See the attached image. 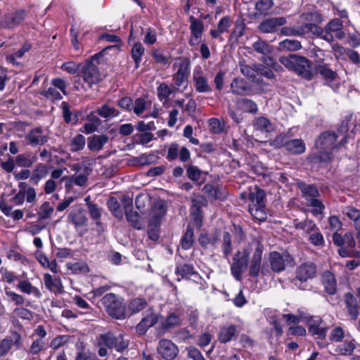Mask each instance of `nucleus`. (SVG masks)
I'll return each instance as SVG.
<instances>
[{
    "instance_id": "f257e3e1",
    "label": "nucleus",
    "mask_w": 360,
    "mask_h": 360,
    "mask_svg": "<svg viewBox=\"0 0 360 360\" xmlns=\"http://www.w3.org/2000/svg\"><path fill=\"white\" fill-rule=\"evenodd\" d=\"M338 136L331 131L322 133L316 139V148L319 150V154L316 156L320 161L330 160V151L335 148V141Z\"/></svg>"
},
{
    "instance_id": "f03ea898",
    "label": "nucleus",
    "mask_w": 360,
    "mask_h": 360,
    "mask_svg": "<svg viewBox=\"0 0 360 360\" xmlns=\"http://www.w3.org/2000/svg\"><path fill=\"white\" fill-rule=\"evenodd\" d=\"M101 303L107 313L116 319H123L126 316L125 305L122 299L114 293H108L101 299Z\"/></svg>"
},
{
    "instance_id": "7ed1b4c3",
    "label": "nucleus",
    "mask_w": 360,
    "mask_h": 360,
    "mask_svg": "<svg viewBox=\"0 0 360 360\" xmlns=\"http://www.w3.org/2000/svg\"><path fill=\"white\" fill-rule=\"evenodd\" d=\"M173 69L176 70L172 76L173 82L178 88H186L191 72V60L186 57H179L173 64Z\"/></svg>"
},
{
    "instance_id": "20e7f679",
    "label": "nucleus",
    "mask_w": 360,
    "mask_h": 360,
    "mask_svg": "<svg viewBox=\"0 0 360 360\" xmlns=\"http://www.w3.org/2000/svg\"><path fill=\"white\" fill-rule=\"evenodd\" d=\"M101 53L94 55L91 59L86 61L82 68V74L83 79L91 87L93 84L98 83L101 79V75L98 68V58Z\"/></svg>"
},
{
    "instance_id": "39448f33",
    "label": "nucleus",
    "mask_w": 360,
    "mask_h": 360,
    "mask_svg": "<svg viewBox=\"0 0 360 360\" xmlns=\"http://www.w3.org/2000/svg\"><path fill=\"white\" fill-rule=\"evenodd\" d=\"M98 346H106L109 349L114 348L117 352H122L127 348L129 340L124 339L122 334L115 336L111 332L101 334L98 338Z\"/></svg>"
},
{
    "instance_id": "423d86ee",
    "label": "nucleus",
    "mask_w": 360,
    "mask_h": 360,
    "mask_svg": "<svg viewBox=\"0 0 360 360\" xmlns=\"http://www.w3.org/2000/svg\"><path fill=\"white\" fill-rule=\"evenodd\" d=\"M124 204L125 214L127 221L130 224L137 230H141L144 228V224L142 218L139 216L138 212H133L131 210L132 205V200L129 197H124L122 198Z\"/></svg>"
},
{
    "instance_id": "0eeeda50",
    "label": "nucleus",
    "mask_w": 360,
    "mask_h": 360,
    "mask_svg": "<svg viewBox=\"0 0 360 360\" xmlns=\"http://www.w3.org/2000/svg\"><path fill=\"white\" fill-rule=\"evenodd\" d=\"M252 245L255 246V250L250 261L249 274L250 276L256 278L259 275L264 247L258 240H255Z\"/></svg>"
},
{
    "instance_id": "6e6552de",
    "label": "nucleus",
    "mask_w": 360,
    "mask_h": 360,
    "mask_svg": "<svg viewBox=\"0 0 360 360\" xmlns=\"http://www.w3.org/2000/svg\"><path fill=\"white\" fill-rule=\"evenodd\" d=\"M309 332L317 340V343L320 347H325L328 342L324 340L327 328L323 324L320 319L311 320L309 323Z\"/></svg>"
},
{
    "instance_id": "1a4fd4ad",
    "label": "nucleus",
    "mask_w": 360,
    "mask_h": 360,
    "mask_svg": "<svg viewBox=\"0 0 360 360\" xmlns=\"http://www.w3.org/2000/svg\"><path fill=\"white\" fill-rule=\"evenodd\" d=\"M157 351L158 354L165 360L174 359L179 352L177 346L167 339H161L159 341Z\"/></svg>"
},
{
    "instance_id": "9d476101",
    "label": "nucleus",
    "mask_w": 360,
    "mask_h": 360,
    "mask_svg": "<svg viewBox=\"0 0 360 360\" xmlns=\"http://www.w3.org/2000/svg\"><path fill=\"white\" fill-rule=\"evenodd\" d=\"M191 37L188 44L191 46H196L200 44V39L204 32V23L202 21L191 15L189 18Z\"/></svg>"
},
{
    "instance_id": "9b49d317",
    "label": "nucleus",
    "mask_w": 360,
    "mask_h": 360,
    "mask_svg": "<svg viewBox=\"0 0 360 360\" xmlns=\"http://www.w3.org/2000/svg\"><path fill=\"white\" fill-rule=\"evenodd\" d=\"M167 212L166 202L163 200L156 201L151 208L149 214V225L150 226H159L161 224L162 218Z\"/></svg>"
},
{
    "instance_id": "f8f14e48",
    "label": "nucleus",
    "mask_w": 360,
    "mask_h": 360,
    "mask_svg": "<svg viewBox=\"0 0 360 360\" xmlns=\"http://www.w3.org/2000/svg\"><path fill=\"white\" fill-rule=\"evenodd\" d=\"M248 252L244 250V256L240 257V252L238 251L233 257V264L231 266V274L237 281L242 278L243 269L248 266Z\"/></svg>"
},
{
    "instance_id": "ddd939ff",
    "label": "nucleus",
    "mask_w": 360,
    "mask_h": 360,
    "mask_svg": "<svg viewBox=\"0 0 360 360\" xmlns=\"http://www.w3.org/2000/svg\"><path fill=\"white\" fill-rule=\"evenodd\" d=\"M25 17V12L23 10L6 14L0 20V27L6 29H11L20 25Z\"/></svg>"
},
{
    "instance_id": "4468645a",
    "label": "nucleus",
    "mask_w": 360,
    "mask_h": 360,
    "mask_svg": "<svg viewBox=\"0 0 360 360\" xmlns=\"http://www.w3.org/2000/svg\"><path fill=\"white\" fill-rule=\"evenodd\" d=\"M310 68L311 63L309 60L304 56L297 55L292 70L299 75L310 79L311 78Z\"/></svg>"
},
{
    "instance_id": "2eb2a0df",
    "label": "nucleus",
    "mask_w": 360,
    "mask_h": 360,
    "mask_svg": "<svg viewBox=\"0 0 360 360\" xmlns=\"http://www.w3.org/2000/svg\"><path fill=\"white\" fill-rule=\"evenodd\" d=\"M193 79L197 92L209 93L212 91V88L208 83V80L203 75L200 68L195 69L193 74Z\"/></svg>"
},
{
    "instance_id": "dca6fc26",
    "label": "nucleus",
    "mask_w": 360,
    "mask_h": 360,
    "mask_svg": "<svg viewBox=\"0 0 360 360\" xmlns=\"http://www.w3.org/2000/svg\"><path fill=\"white\" fill-rule=\"evenodd\" d=\"M286 23L284 17H276L266 19L259 25V30L263 33H271L277 30L278 27Z\"/></svg>"
},
{
    "instance_id": "f3484780",
    "label": "nucleus",
    "mask_w": 360,
    "mask_h": 360,
    "mask_svg": "<svg viewBox=\"0 0 360 360\" xmlns=\"http://www.w3.org/2000/svg\"><path fill=\"white\" fill-rule=\"evenodd\" d=\"M316 274V266L314 263L307 262L301 264L296 270V278L306 281L313 278Z\"/></svg>"
},
{
    "instance_id": "a211bd4d",
    "label": "nucleus",
    "mask_w": 360,
    "mask_h": 360,
    "mask_svg": "<svg viewBox=\"0 0 360 360\" xmlns=\"http://www.w3.org/2000/svg\"><path fill=\"white\" fill-rule=\"evenodd\" d=\"M183 319L182 313L180 310L176 309L168 314L165 320L162 324V329L169 330L174 328L179 327L182 325Z\"/></svg>"
},
{
    "instance_id": "6ab92c4d",
    "label": "nucleus",
    "mask_w": 360,
    "mask_h": 360,
    "mask_svg": "<svg viewBox=\"0 0 360 360\" xmlns=\"http://www.w3.org/2000/svg\"><path fill=\"white\" fill-rule=\"evenodd\" d=\"M289 257L288 255H283L278 252H272L269 254V262L271 269L279 273L285 269V262Z\"/></svg>"
},
{
    "instance_id": "aec40b11",
    "label": "nucleus",
    "mask_w": 360,
    "mask_h": 360,
    "mask_svg": "<svg viewBox=\"0 0 360 360\" xmlns=\"http://www.w3.org/2000/svg\"><path fill=\"white\" fill-rule=\"evenodd\" d=\"M231 25V18L229 16H224L219 21L217 29H211L210 34L213 39H219L221 41H223L224 39L221 35L227 32Z\"/></svg>"
},
{
    "instance_id": "412c9836",
    "label": "nucleus",
    "mask_w": 360,
    "mask_h": 360,
    "mask_svg": "<svg viewBox=\"0 0 360 360\" xmlns=\"http://www.w3.org/2000/svg\"><path fill=\"white\" fill-rule=\"evenodd\" d=\"M13 338H6L0 343V356H5L11 349L13 345H15L17 349H20L22 345L21 337L18 333L13 334Z\"/></svg>"
},
{
    "instance_id": "4be33fe9",
    "label": "nucleus",
    "mask_w": 360,
    "mask_h": 360,
    "mask_svg": "<svg viewBox=\"0 0 360 360\" xmlns=\"http://www.w3.org/2000/svg\"><path fill=\"white\" fill-rule=\"evenodd\" d=\"M44 282L46 288L55 294H61L64 291L61 280L58 277H53L49 274H45Z\"/></svg>"
},
{
    "instance_id": "5701e85b",
    "label": "nucleus",
    "mask_w": 360,
    "mask_h": 360,
    "mask_svg": "<svg viewBox=\"0 0 360 360\" xmlns=\"http://www.w3.org/2000/svg\"><path fill=\"white\" fill-rule=\"evenodd\" d=\"M68 219L75 227L84 226L87 221L85 210L82 207L74 208L69 213Z\"/></svg>"
},
{
    "instance_id": "b1692460",
    "label": "nucleus",
    "mask_w": 360,
    "mask_h": 360,
    "mask_svg": "<svg viewBox=\"0 0 360 360\" xmlns=\"http://www.w3.org/2000/svg\"><path fill=\"white\" fill-rule=\"evenodd\" d=\"M231 93L235 95L245 96L250 91V87L248 82L243 78H235L230 84Z\"/></svg>"
},
{
    "instance_id": "393cba45",
    "label": "nucleus",
    "mask_w": 360,
    "mask_h": 360,
    "mask_svg": "<svg viewBox=\"0 0 360 360\" xmlns=\"http://www.w3.org/2000/svg\"><path fill=\"white\" fill-rule=\"evenodd\" d=\"M109 141L106 134L93 135L88 139V148L91 151H100Z\"/></svg>"
},
{
    "instance_id": "a878e982",
    "label": "nucleus",
    "mask_w": 360,
    "mask_h": 360,
    "mask_svg": "<svg viewBox=\"0 0 360 360\" xmlns=\"http://www.w3.org/2000/svg\"><path fill=\"white\" fill-rule=\"evenodd\" d=\"M26 139L32 146L42 145L47 141V137L42 134V130L40 127L31 130L26 136Z\"/></svg>"
},
{
    "instance_id": "bb28decb",
    "label": "nucleus",
    "mask_w": 360,
    "mask_h": 360,
    "mask_svg": "<svg viewBox=\"0 0 360 360\" xmlns=\"http://www.w3.org/2000/svg\"><path fill=\"white\" fill-rule=\"evenodd\" d=\"M255 129L263 133H271L275 130V126L265 117H256L253 121Z\"/></svg>"
},
{
    "instance_id": "cd10ccee",
    "label": "nucleus",
    "mask_w": 360,
    "mask_h": 360,
    "mask_svg": "<svg viewBox=\"0 0 360 360\" xmlns=\"http://www.w3.org/2000/svg\"><path fill=\"white\" fill-rule=\"evenodd\" d=\"M158 321V316L155 314L150 313L144 317L137 325L136 330L140 334H144L149 328L153 326Z\"/></svg>"
},
{
    "instance_id": "c85d7f7f",
    "label": "nucleus",
    "mask_w": 360,
    "mask_h": 360,
    "mask_svg": "<svg viewBox=\"0 0 360 360\" xmlns=\"http://www.w3.org/2000/svg\"><path fill=\"white\" fill-rule=\"evenodd\" d=\"M322 282L328 294L333 295L336 292V280L333 274L328 271H325L322 275Z\"/></svg>"
},
{
    "instance_id": "c756f323",
    "label": "nucleus",
    "mask_w": 360,
    "mask_h": 360,
    "mask_svg": "<svg viewBox=\"0 0 360 360\" xmlns=\"http://www.w3.org/2000/svg\"><path fill=\"white\" fill-rule=\"evenodd\" d=\"M285 149L293 155H300L304 153L306 147L302 139H295L288 140Z\"/></svg>"
},
{
    "instance_id": "7c9ffc66",
    "label": "nucleus",
    "mask_w": 360,
    "mask_h": 360,
    "mask_svg": "<svg viewBox=\"0 0 360 360\" xmlns=\"http://www.w3.org/2000/svg\"><path fill=\"white\" fill-rule=\"evenodd\" d=\"M47 174L48 169L46 165L39 163L37 165L34 169L32 171L30 181L34 185H37L41 179L46 177Z\"/></svg>"
},
{
    "instance_id": "2f4dec72",
    "label": "nucleus",
    "mask_w": 360,
    "mask_h": 360,
    "mask_svg": "<svg viewBox=\"0 0 360 360\" xmlns=\"http://www.w3.org/2000/svg\"><path fill=\"white\" fill-rule=\"evenodd\" d=\"M17 288L22 292L27 295H32L37 298H40L41 297L40 290L37 288L33 286L28 281H20L17 285Z\"/></svg>"
},
{
    "instance_id": "473e14b6",
    "label": "nucleus",
    "mask_w": 360,
    "mask_h": 360,
    "mask_svg": "<svg viewBox=\"0 0 360 360\" xmlns=\"http://www.w3.org/2000/svg\"><path fill=\"white\" fill-rule=\"evenodd\" d=\"M299 187L302 193V196L307 202L319 196V191L314 185L300 184Z\"/></svg>"
},
{
    "instance_id": "72a5a7b5",
    "label": "nucleus",
    "mask_w": 360,
    "mask_h": 360,
    "mask_svg": "<svg viewBox=\"0 0 360 360\" xmlns=\"http://www.w3.org/2000/svg\"><path fill=\"white\" fill-rule=\"evenodd\" d=\"M236 333V326L234 325L223 326L219 334V341L221 343H226L231 340Z\"/></svg>"
},
{
    "instance_id": "f704fd0d",
    "label": "nucleus",
    "mask_w": 360,
    "mask_h": 360,
    "mask_svg": "<svg viewBox=\"0 0 360 360\" xmlns=\"http://www.w3.org/2000/svg\"><path fill=\"white\" fill-rule=\"evenodd\" d=\"M96 112L101 117L106 120H111L119 116L120 111L115 108L108 104H104L96 110Z\"/></svg>"
},
{
    "instance_id": "c9c22d12",
    "label": "nucleus",
    "mask_w": 360,
    "mask_h": 360,
    "mask_svg": "<svg viewBox=\"0 0 360 360\" xmlns=\"http://www.w3.org/2000/svg\"><path fill=\"white\" fill-rule=\"evenodd\" d=\"M316 70L326 80L329 82L334 81L338 77L336 72L332 70L326 64L316 65Z\"/></svg>"
},
{
    "instance_id": "e433bc0d",
    "label": "nucleus",
    "mask_w": 360,
    "mask_h": 360,
    "mask_svg": "<svg viewBox=\"0 0 360 360\" xmlns=\"http://www.w3.org/2000/svg\"><path fill=\"white\" fill-rule=\"evenodd\" d=\"M145 53V48L141 42H136L131 51V58L135 63L136 68H139L142 56Z\"/></svg>"
},
{
    "instance_id": "4c0bfd02",
    "label": "nucleus",
    "mask_w": 360,
    "mask_h": 360,
    "mask_svg": "<svg viewBox=\"0 0 360 360\" xmlns=\"http://www.w3.org/2000/svg\"><path fill=\"white\" fill-rule=\"evenodd\" d=\"M36 156H32L30 154H19L15 158L17 166L22 167H30L36 161Z\"/></svg>"
},
{
    "instance_id": "58836bf2",
    "label": "nucleus",
    "mask_w": 360,
    "mask_h": 360,
    "mask_svg": "<svg viewBox=\"0 0 360 360\" xmlns=\"http://www.w3.org/2000/svg\"><path fill=\"white\" fill-rule=\"evenodd\" d=\"M278 46L281 50L288 51H296L302 48L300 41L290 39H285L280 41Z\"/></svg>"
},
{
    "instance_id": "ea45409f",
    "label": "nucleus",
    "mask_w": 360,
    "mask_h": 360,
    "mask_svg": "<svg viewBox=\"0 0 360 360\" xmlns=\"http://www.w3.org/2000/svg\"><path fill=\"white\" fill-rule=\"evenodd\" d=\"M205 194L207 195V198L211 200H222L225 198V195L221 193L212 184H206L202 188Z\"/></svg>"
},
{
    "instance_id": "a19ab883",
    "label": "nucleus",
    "mask_w": 360,
    "mask_h": 360,
    "mask_svg": "<svg viewBox=\"0 0 360 360\" xmlns=\"http://www.w3.org/2000/svg\"><path fill=\"white\" fill-rule=\"evenodd\" d=\"M85 144V136L82 134H77L70 141V149L72 152H77L82 150L84 148Z\"/></svg>"
},
{
    "instance_id": "79ce46f5",
    "label": "nucleus",
    "mask_w": 360,
    "mask_h": 360,
    "mask_svg": "<svg viewBox=\"0 0 360 360\" xmlns=\"http://www.w3.org/2000/svg\"><path fill=\"white\" fill-rule=\"evenodd\" d=\"M274 2L273 0H259L255 4V8L256 10V13L254 15L256 17L257 15H263L266 13V12L273 6Z\"/></svg>"
},
{
    "instance_id": "37998d69",
    "label": "nucleus",
    "mask_w": 360,
    "mask_h": 360,
    "mask_svg": "<svg viewBox=\"0 0 360 360\" xmlns=\"http://www.w3.org/2000/svg\"><path fill=\"white\" fill-rule=\"evenodd\" d=\"M295 228L297 229H302L309 236L319 229L316 224L312 220L309 219H305L302 221L296 223Z\"/></svg>"
},
{
    "instance_id": "c03bdc74",
    "label": "nucleus",
    "mask_w": 360,
    "mask_h": 360,
    "mask_svg": "<svg viewBox=\"0 0 360 360\" xmlns=\"http://www.w3.org/2000/svg\"><path fill=\"white\" fill-rule=\"evenodd\" d=\"M87 207L90 217L95 221L97 226H101V209L93 202H89Z\"/></svg>"
},
{
    "instance_id": "a18cd8bd",
    "label": "nucleus",
    "mask_w": 360,
    "mask_h": 360,
    "mask_svg": "<svg viewBox=\"0 0 360 360\" xmlns=\"http://www.w3.org/2000/svg\"><path fill=\"white\" fill-rule=\"evenodd\" d=\"M265 206L255 205L250 204L248 210L250 214L257 220L262 221L266 219V212L264 211Z\"/></svg>"
},
{
    "instance_id": "49530a36",
    "label": "nucleus",
    "mask_w": 360,
    "mask_h": 360,
    "mask_svg": "<svg viewBox=\"0 0 360 360\" xmlns=\"http://www.w3.org/2000/svg\"><path fill=\"white\" fill-rule=\"evenodd\" d=\"M193 230L189 226L186 228V230L181 238V247L184 250L190 249L193 244Z\"/></svg>"
},
{
    "instance_id": "de8ad7c7",
    "label": "nucleus",
    "mask_w": 360,
    "mask_h": 360,
    "mask_svg": "<svg viewBox=\"0 0 360 360\" xmlns=\"http://www.w3.org/2000/svg\"><path fill=\"white\" fill-rule=\"evenodd\" d=\"M150 102L143 98H139L135 100L133 103L132 110L137 115H141L149 106Z\"/></svg>"
},
{
    "instance_id": "09e8293b",
    "label": "nucleus",
    "mask_w": 360,
    "mask_h": 360,
    "mask_svg": "<svg viewBox=\"0 0 360 360\" xmlns=\"http://www.w3.org/2000/svg\"><path fill=\"white\" fill-rule=\"evenodd\" d=\"M252 47L255 51L263 55H268L272 53L273 48L268 43L261 39L254 42Z\"/></svg>"
},
{
    "instance_id": "8fccbe9b",
    "label": "nucleus",
    "mask_w": 360,
    "mask_h": 360,
    "mask_svg": "<svg viewBox=\"0 0 360 360\" xmlns=\"http://www.w3.org/2000/svg\"><path fill=\"white\" fill-rule=\"evenodd\" d=\"M221 249L224 253V257L226 259H228L233 250L231 236L229 232H225L223 235Z\"/></svg>"
},
{
    "instance_id": "3c124183",
    "label": "nucleus",
    "mask_w": 360,
    "mask_h": 360,
    "mask_svg": "<svg viewBox=\"0 0 360 360\" xmlns=\"http://www.w3.org/2000/svg\"><path fill=\"white\" fill-rule=\"evenodd\" d=\"M146 306L147 302L144 298L136 297L129 304V309L132 314H135L145 309Z\"/></svg>"
},
{
    "instance_id": "603ef678",
    "label": "nucleus",
    "mask_w": 360,
    "mask_h": 360,
    "mask_svg": "<svg viewBox=\"0 0 360 360\" xmlns=\"http://www.w3.org/2000/svg\"><path fill=\"white\" fill-rule=\"evenodd\" d=\"M176 273L181 275L182 278H189L193 275L197 274L193 266L188 264L178 265L176 269Z\"/></svg>"
},
{
    "instance_id": "864d4df0",
    "label": "nucleus",
    "mask_w": 360,
    "mask_h": 360,
    "mask_svg": "<svg viewBox=\"0 0 360 360\" xmlns=\"http://www.w3.org/2000/svg\"><path fill=\"white\" fill-rule=\"evenodd\" d=\"M302 21L309 22L308 23H321L323 21L322 15L317 11L303 13L300 15Z\"/></svg>"
},
{
    "instance_id": "5fc2aeb1",
    "label": "nucleus",
    "mask_w": 360,
    "mask_h": 360,
    "mask_svg": "<svg viewBox=\"0 0 360 360\" xmlns=\"http://www.w3.org/2000/svg\"><path fill=\"white\" fill-rule=\"evenodd\" d=\"M198 240L202 247L207 248L210 246H215L218 239L215 235L202 233L199 236Z\"/></svg>"
},
{
    "instance_id": "6e6d98bb",
    "label": "nucleus",
    "mask_w": 360,
    "mask_h": 360,
    "mask_svg": "<svg viewBox=\"0 0 360 360\" xmlns=\"http://www.w3.org/2000/svg\"><path fill=\"white\" fill-rule=\"evenodd\" d=\"M265 192L264 190L258 188L255 193L250 194V204H255V205L265 206Z\"/></svg>"
},
{
    "instance_id": "4d7b16f0",
    "label": "nucleus",
    "mask_w": 360,
    "mask_h": 360,
    "mask_svg": "<svg viewBox=\"0 0 360 360\" xmlns=\"http://www.w3.org/2000/svg\"><path fill=\"white\" fill-rule=\"evenodd\" d=\"M67 266L74 274H86L89 271V266L84 262L68 263Z\"/></svg>"
},
{
    "instance_id": "13d9d810",
    "label": "nucleus",
    "mask_w": 360,
    "mask_h": 360,
    "mask_svg": "<svg viewBox=\"0 0 360 360\" xmlns=\"http://www.w3.org/2000/svg\"><path fill=\"white\" fill-rule=\"evenodd\" d=\"M108 207L112 214L117 219H121L123 217L120 204L115 198H110L108 201Z\"/></svg>"
},
{
    "instance_id": "bf43d9fd",
    "label": "nucleus",
    "mask_w": 360,
    "mask_h": 360,
    "mask_svg": "<svg viewBox=\"0 0 360 360\" xmlns=\"http://www.w3.org/2000/svg\"><path fill=\"white\" fill-rule=\"evenodd\" d=\"M172 93V89L165 83H161L157 88L158 97L161 101H167Z\"/></svg>"
},
{
    "instance_id": "052dcab7",
    "label": "nucleus",
    "mask_w": 360,
    "mask_h": 360,
    "mask_svg": "<svg viewBox=\"0 0 360 360\" xmlns=\"http://www.w3.org/2000/svg\"><path fill=\"white\" fill-rule=\"evenodd\" d=\"M317 23H304L303 25V36L311 32L316 37H320L323 34V30L316 25Z\"/></svg>"
},
{
    "instance_id": "680f3d73",
    "label": "nucleus",
    "mask_w": 360,
    "mask_h": 360,
    "mask_svg": "<svg viewBox=\"0 0 360 360\" xmlns=\"http://www.w3.org/2000/svg\"><path fill=\"white\" fill-rule=\"evenodd\" d=\"M239 104L241 109L245 112L256 113L258 110L257 104L252 100L243 98L240 101Z\"/></svg>"
},
{
    "instance_id": "e2e57ef3",
    "label": "nucleus",
    "mask_w": 360,
    "mask_h": 360,
    "mask_svg": "<svg viewBox=\"0 0 360 360\" xmlns=\"http://www.w3.org/2000/svg\"><path fill=\"white\" fill-rule=\"evenodd\" d=\"M281 32L285 36H303V25L297 27H283Z\"/></svg>"
},
{
    "instance_id": "0e129e2a",
    "label": "nucleus",
    "mask_w": 360,
    "mask_h": 360,
    "mask_svg": "<svg viewBox=\"0 0 360 360\" xmlns=\"http://www.w3.org/2000/svg\"><path fill=\"white\" fill-rule=\"evenodd\" d=\"M153 58L157 63H160L162 65L169 64V58L166 56L160 50L154 49L151 53Z\"/></svg>"
},
{
    "instance_id": "69168bd1",
    "label": "nucleus",
    "mask_w": 360,
    "mask_h": 360,
    "mask_svg": "<svg viewBox=\"0 0 360 360\" xmlns=\"http://www.w3.org/2000/svg\"><path fill=\"white\" fill-rule=\"evenodd\" d=\"M53 207L49 202H44L39 208V216L41 219H48L53 212Z\"/></svg>"
},
{
    "instance_id": "338daca9",
    "label": "nucleus",
    "mask_w": 360,
    "mask_h": 360,
    "mask_svg": "<svg viewBox=\"0 0 360 360\" xmlns=\"http://www.w3.org/2000/svg\"><path fill=\"white\" fill-rule=\"evenodd\" d=\"M355 345L353 341L346 342L337 348V352L341 355H350L353 352Z\"/></svg>"
},
{
    "instance_id": "774afa93",
    "label": "nucleus",
    "mask_w": 360,
    "mask_h": 360,
    "mask_svg": "<svg viewBox=\"0 0 360 360\" xmlns=\"http://www.w3.org/2000/svg\"><path fill=\"white\" fill-rule=\"evenodd\" d=\"M309 240L314 245L320 246L324 244V238L319 231V229H316L314 232L309 235Z\"/></svg>"
}]
</instances>
